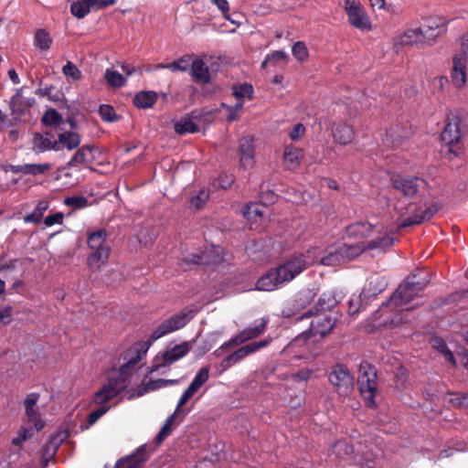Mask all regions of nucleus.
Here are the masks:
<instances>
[{"mask_svg": "<svg viewBox=\"0 0 468 468\" xmlns=\"http://www.w3.org/2000/svg\"><path fill=\"white\" fill-rule=\"evenodd\" d=\"M347 250V248L340 246L328 251H324L320 248H312L303 253L291 257L282 264L268 271L257 281L256 289L264 292L277 290L316 263L335 266L344 260L343 254L346 253Z\"/></svg>", "mask_w": 468, "mask_h": 468, "instance_id": "f257e3e1", "label": "nucleus"}, {"mask_svg": "<svg viewBox=\"0 0 468 468\" xmlns=\"http://www.w3.org/2000/svg\"><path fill=\"white\" fill-rule=\"evenodd\" d=\"M146 349L134 346L128 351V361L118 370L111 372L107 383L94 394L93 403L106 406V403L116 398L127 387L128 378L135 365L145 356Z\"/></svg>", "mask_w": 468, "mask_h": 468, "instance_id": "f03ea898", "label": "nucleus"}, {"mask_svg": "<svg viewBox=\"0 0 468 468\" xmlns=\"http://www.w3.org/2000/svg\"><path fill=\"white\" fill-rule=\"evenodd\" d=\"M208 378L209 367L206 366L201 367L189 386L181 395L174 413L166 419L160 431L156 435L155 441L157 443H161L165 438H167L171 434L172 431L182 421L183 418L186 414L185 410L182 408L208 380Z\"/></svg>", "mask_w": 468, "mask_h": 468, "instance_id": "7ed1b4c3", "label": "nucleus"}, {"mask_svg": "<svg viewBox=\"0 0 468 468\" xmlns=\"http://www.w3.org/2000/svg\"><path fill=\"white\" fill-rule=\"evenodd\" d=\"M429 280L426 278H417L416 274H413L406 279L401 283L390 299L383 303L380 312L385 311L389 307H394L399 310H410L411 307H406L415 297L419 296L420 292L428 285Z\"/></svg>", "mask_w": 468, "mask_h": 468, "instance_id": "20e7f679", "label": "nucleus"}, {"mask_svg": "<svg viewBox=\"0 0 468 468\" xmlns=\"http://www.w3.org/2000/svg\"><path fill=\"white\" fill-rule=\"evenodd\" d=\"M87 244L90 250L87 264L92 271H97L107 263L110 256L111 247L107 242L106 230L88 232Z\"/></svg>", "mask_w": 468, "mask_h": 468, "instance_id": "39448f33", "label": "nucleus"}, {"mask_svg": "<svg viewBox=\"0 0 468 468\" xmlns=\"http://www.w3.org/2000/svg\"><path fill=\"white\" fill-rule=\"evenodd\" d=\"M311 316H314V319L311 322L310 328L294 338V345H301L312 336L315 337L314 341H318L329 334L335 327L336 318L332 317L331 314H315L313 309L299 316L297 321L303 320V318H309Z\"/></svg>", "mask_w": 468, "mask_h": 468, "instance_id": "423d86ee", "label": "nucleus"}, {"mask_svg": "<svg viewBox=\"0 0 468 468\" xmlns=\"http://www.w3.org/2000/svg\"><path fill=\"white\" fill-rule=\"evenodd\" d=\"M197 314L195 308L186 307L161 323L152 333L149 340L154 342L162 336L183 328Z\"/></svg>", "mask_w": 468, "mask_h": 468, "instance_id": "0eeeda50", "label": "nucleus"}, {"mask_svg": "<svg viewBox=\"0 0 468 468\" xmlns=\"http://www.w3.org/2000/svg\"><path fill=\"white\" fill-rule=\"evenodd\" d=\"M190 350L191 344L189 342H184L179 345H176L172 348L167 349L161 354H157L154 356L148 372H159L161 374H165V368L186 356Z\"/></svg>", "mask_w": 468, "mask_h": 468, "instance_id": "6e6552de", "label": "nucleus"}, {"mask_svg": "<svg viewBox=\"0 0 468 468\" xmlns=\"http://www.w3.org/2000/svg\"><path fill=\"white\" fill-rule=\"evenodd\" d=\"M268 323L269 318L267 317L256 320L254 325H250L244 328L235 336L231 337L229 341L225 342L218 349H217L214 352V355L219 356L221 352L224 350H228L233 346H239L248 341L258 338L266 331Z\"/></svg>", "mask_w": 468, "mask_h": 468, "instance_id": "1a4fd4ad", "label": "nucleus"}, {"mask_svg": "<svg viewBox=\"0 0 468 468\" xmlns=\"http://www.w3.org/2000/svg\"><path fill=\"white\" fill-rule=\"evenodd\" d=\"M464 135L462 120L459 116L450 115L441 133V141L449 146V151L458 155L462 151L461 140Z\"/></svg>", "mask_w": 468, "mask_h": 468, "instance_id": "9d476101", "label": "nucleus"}, {"mask_svg": "<svg viewBox=\"0 0 468 468\" xmlns=\"http://www.w3.org/2000/svg\"><path fill=\"white\" fill-rule=\"evenodd\" d=\"M328 380L340 397H348L354 389V377L346 365L333 366L328 374Z\"/></svg>", "mask_w": 468, "mask_h": 468, "instance_id": "9b49d317", "label": "nucleus"}, {"mask_svg": "<svg viewBox=\"0 0 468 468\" xmlns=\"http://www.w3.org/2000/svg\"><path fill=\"white\" fill-rule=\"evenodd\" d=\"M358 385L361 395L364 398L366 405L369 408L376 407L374 400L377 392V373L376 370L368 366H361L358 376Z\"/></svg>", "mask_w": 468, "mask_h": 468, "instance_id": "f8f14e48", "label": "nucleus"}, {"mask_svg": "<svg viewBox=\"0 0 468 468\" xmlns=\"http://www.w3.org/2000/svg\"><path fill=\"white\" fill-rule=\"evenodd\" d=\"M271 337H267L259 342H253L248 345H245L239 349L235 350L228 356H226L221 362L220 367L222 370H226L232 367L233 365L239 363L240 360L245 358L246 356L259 351L261 348L268 346L271 342Z\"/></svg>", "mask_w": 468, "mask_h": 468, "instance_id": "ddd939ff", "label": "nucleus"}, {"mask_svg": "<svg viewBox=\"0 0 468 468\" xmlns=\"http://www.w3.org/2000/svg\"><path fill=\"white\" fill-rule=\"evenodd\" d=\"M390 185L393 189L400 192L407 197H412L417 195L420 188H423L426 182L417 176H402L394 175L390 178Z\"/></svg>", "mask_w": 468, "mask_h": 468, "instance_id": "4468645a", "label": "nucleus"}, {"mask_svg": "<svg viewBox=\"0 0 468 468\" xmlns=\"http://www.w3.org/2000/svg\"><path fill=\"white\" fill-rule=\"evenodd\" d=\"M441 208V206L434 203L426 208L418 207L414 209L412 214L409 217L400 216L398 218V228L404 229L420 225L426 220H430Z\"/></svg>", "mask_w": 468, "mask_h": 468, "instance_id": "2eb2a0df", "label": "nucleus"}, {"mask_svg": "<svg viewBox=\"0 0 468 468\" xmlns=\"http://www.w3.org/2000/svg\"><path fill=\"white\" fill-rule=\"evenodd\" d=\"M233 96L235 97L237 102L234 106H229L226 103H222V107L227 109L229 114L227 116V120L229 122H233L238 119V112L243 107L245 102V99L250 100L253 93V88L249 83H243L239 85H236L233 87Z\"/></svg>", "mask_w": 468, "mask_h": 468, "instance_id": "dca6fc26", "label": "nucleus"}, {"mask_svg": "<svg viewBox=\"0 0 468 468\" xmlns=\"http://www.w3.org/2000/svg\"><path fill=\"white\" fill-rule=\"evenodd\" d=\"M116 0H77L70 5V13L78 19L85 17L91 9L101 10L112 6Z\"/></svg>", "mask_w": 468, "mask_h": 468, "instance_id": "f3484780", "label": "nucleus"}, {"mask_svg": "<svg viewBox=\"0 0 468 468\" xmlns=\"http://www.w3.org/2000/svg\"><path fill=\"white\" fill-rule=\"evenodd\" d=\"M39 394L33 392L27 394L25 400V414L27 423L32 424L37 431H39L45 427V421L41 419L40 411L37 407Z\"/></svg>", "mask_w": 468, "mask_h": 468, "instance_id": "a211bd4d", "label": "nucleus"}, {"mask_svg": "<svg viewBox=\"0 0 468 468\" xmlns=\"http://www.w3.org/2000/svg\"><path fill=\"white\" fill-rule=\"evenodd\" d=\"M346 10L350 24L359 29L370 28V23L363 7L356 1H346Z\"/></svg>", "mask_w": 468, "mask_h": 468, "instance_id": "6ab92c4d", "label": "nucleus"}, {"mask_svg": "<svg viewBox=\"0 0 468 468\" xmlns=\"http://www.w3.org/2000/svg\"><path fill=\"white\" fill-rule=\"evenodd\" d=\"M354 463L361 468H377L378 452L374 451L372 445L359 443L353 456Z\"/></svg>", "mask_w": 468, "mask_h": 468, "instance_id": "aec40b11", "label": "nucleus"}, {"mask_svg": "<svg viewBox=\"0 0 468 468\" xmlns=\"http://www.w3.org/2000/svg\"><path fill=\"white\" fill-rule=\"evenodd\" d=\"M149 456L147 446L141 445L133 453L119 459L114 468H141Z\"/></svg>", "mask_w": 468, "mask_h": 468, "instance_id": "412c9836", "label": "nucleus"}, {"mask_svg": "<svg viewBox=\"0 0 468 468\" xmlns=\"http://www.w3.org/2000/svg\"><path fill=\"white\" fill-rule=\"evenodd\" d=\"M316 296L314 289L301 290L291 302V307H287L282 311L284 316H291L296 312L304 309Z\"/></svg>", "mask_w": 468, "mask_h": 468, "instance_id": "4be33fe9", "label": "nucleus"}, {"mask_svg": "<svg viewBox=\"0 0 468 468\" xmlns=\"http://www.w3.org/2000/svg\"><path fill=\"white\" fill-rule=\"evenodd\" d=\"M422 40L420 28H409L396 37L394 47L399 52L400 48L422 45Z\"/></svg>", "mask_w": 468, "mask_h": 468, "instance_id": "5701e85b", "label": "nucleus"}, {"mask_svg": "<svg viewBox=\"0 0 468 468\" xmlns=\"http://www.w3.org/2000/svg\"><path fill=\"white\" fill-rule=\"evenodd\" d=\"M387 287V282L384 277L372 276L365 284L359 295L361 301L369 300L382 292Z\"/></svg>", "mask_w": 468, "mask_h": 468, "instance_id": "b1692460", "label": "nucleus"}, {"mask_svg": "<svg viewBox=\"0 0 468 468\" xmlns=\"http://www.w3.org/2000/svg\"><path fill=\"white\" fill-rule=\"evenodd\" d=\"M94 161L93 149L89 145H83L78 149L75 154L67 163L66 167L71 168L79 165L89 167Z\"/></svg>", "mask_w": 468, "mask_h": 468, "instance_id": "393cba45", "label": "nucleus"}, {"mask_svg": "<svg viewBox=\"0 0 468 468\" xmlns=\"http://www.w3.org/2000/svg\"><path fill=\"white\" fill-rule=\"evenodd\" d=\"M332 135L335 143L346 145L353 142L355 132L351 125L341 122L334 124Z\"/></svg>", "mask_w": 468, "mask_h": 468, "instance_id": "a878e982", "label": "nucleus"}, {"mask_svg": "<svg viewBox=\"0 0 468 468\" xmlns=\"http://www.w3.org/2000/svg\"><path fill=\"white\" fill-rule=\"evenodd\" d=\"M303 156L304 153L302 148L295 147L292 144L285 145L282 157L284 167L288 170L299 167Z\"/></svg>", "mask_w": 468, "mask_h": 468, "instance_id": "bb28decb", "label": "nucleus"}, {"mask_svg": "<svg viewBox=\"0 0 468 468\" xmlns=\"http://www.w3.org/2000/svg\"><path fill=\"white\" fill-rule=\"evenodd\" d=\"M51 168H52V165L49 163L25 164V165H10L11 172H13L15 174L21 173V174L31 175V176L45 175Z\"/></svg>", "mask_w": 468, "mask_h": 468, "instance_id": "cd10ccee", "label": "nucleus"}, {"mask_svg": "<svg viewBox=\"0 0 468 468\" xmlns=\"http://www.w3.org/2000/svg\"><path fill=\"white\" fill-rule=\"evenodd\" d=\"M375 230V226L368 222H356L348 225L346 228V235L349 238H353L356 239H366L372 235Z\"/></svg>", "mask_w": 468, "mask_h": 468, "instance_id": "c85d7f7f", "label": "nucleus"}, {"mask_svg": "<svg viewBox=\"0 0 468 468\" xmlns=\"http://www.w3.org/2000/svg\"><path fill=\"white\" fill-rule=\"evenodd\" d=\"M239 163L244 169L252 167L254 164V149L250 138H243L239 144Z\"/></svg>", "mask_w": 468, "mask_h": 468, "instance_id": "c756f323", "label": "nucleus"}, {"mask_svg": "<svg viewBox=\"0 0 468 468\" xmlns=\"http://www.w3.org/2000/svg\"><path fill=\"white\" fill-rule=\"evenodd\" d=\"M58 142L51 141L48 137L42 133H35L32 138V150L37 153H44L49 150L58 151Z\"/></svg>", "mask_w": 468, "mask_h": 468, "instance_id": "7c9ffc66", "label": "nucleus"}, {"mask_svg": "<svg viewBox=\"0 0 468 468\" xmlns=\"http://www.w3.org/2000/svg\"><path fill=\"white\" fill-rule=\"evenodd\" d=\"M466 63L463 56L453 58L452 80L457 87H462L466 82Z\"/></svg>", "mask_w": 468, "mask_h": 468, "instance_id": "2f4dec72", "label": "nucleus"}, {"mask_svg": "<svg viewBox=\"0 0 468 468\" xmlns=\"http://www.w3.org/2000/svg\"><path fill=\"white\" fill-rule=\"evenodd\" d=\"M410 132L406 128H402L399 125L390 127L385 134L383 139L384 144L388 147H395L399 145L402 139L409 135Z\"/></svg>", "mask_w": 468, "mask_h": 468, "instance_id": "473e14b6", "label": "nucleus"}, {"mask_svg": "<svg viewBox=\"0 0 468 468\" xmlns=\"http://www.w3.org/2000/svg\"><path fill=\"white\" fill-rule=\"evenodd\" d=\"M356 450L353 445L347 442L346 441H337L332 447V455L338 460H346L347 458H352L355 455Z\"/></svg>", "mask_w": 468, "mask_h": 468, "instance_id": "72a5a7b5", "label": "nucleus"}, {"mask_svg": "<svg viewBox=\"0 0 468 468\" xmlns=\"http://www.w3.org/2000/svg\"><path fill=\"white\" fill-rule=\"evenodd\" d=\"M157 100V94L154 91H139L135 94L133 102L140 109L151 108Z\"/></svg>", "mask_w": 468, "mask_h": 468, "instance_id": "f704fd0d", "label": "nucleus"}, {"mask_svg": "<svg viewBox=\"0 0 468 468\" xmlns=\"http://www.w3.org/2000/svg\"><path fill=\"white\" fill-rule=\"evenodd\" d=\"M421 31V35L423 36L422 44L432 45L437 37L441 36L445 29L443 26H439L437 24L424 27L423 28H420Z\"/></svg>", "mask_w": 468, "mask_h": 468, "instance_id": "c9c22d12", "label": "nucleus"}, {"mask_svg": "<svg viewBox=\"0 0 468 468\" xmlns=\"http://www.w3.org/2000/svg\"><path fill=\"white\" fill-rule=\"evenodd\" d=\"M193 78L199 82L207 83L210 80V75L207 67L201 59H196L192 62L191 67Z\"/></svg>", "mask_w": 468, "mask_h": 468, "instance_id": "e433bc0d", "label": "nucleus"}, {"mask_svg": "<svg viewBox=\"0 0 468 468\" xmlns=\"http://www.w3.org/2000/svg\"><path fill=\"white\" fill-rule=\"evenodd\" d=\"M337 301L331 293H323L313 309L315 314H325L335 306Z\"/></svg>", "mask_w": 468, "mask_h": 468, "instance_id": "4c0bfd02", "label": "nucleus"}, {"mask_svg": "<svg viewBox=\"0 0 468 468\" xmlns=\"http://www.w3.org/2000/svg\"><path fill=\"white\" fill-rule=\"evenodd\" d=\"M58 144L64 145L68 150H73L80 144V136L74 132H65L58 136Z\"/></svg>", "mask_w": 468, "mask_h": 468, "instance_id": "58836bf2", "label": "nucleus"}, {"mask_svg": "<svg viewBox=\"0 0 468 468\" xmlns=\"http://www.w3.org/2000/svg\"><path fill=\"white\" fill-rule=\"evenodd\" d=\"M53 39L49 33L43 28H39L36 31L34 36V44L41 51H47L51 48Z\"/></svg>", "mask_w": 468, "mask_h": 468, "instance_id": "ea45409f", "label": "nucleus"}, {"mask_svg": "<svg viewBox=\"0 0 468 468\" xmlns=\"http://www.w3.org/2000/svg\"><path fill=\"white\" fill-rule=\"evenodd\" d=\"M200 253L204 265L218 264L222 261L220 249L218 247H207L204 250H201Z\"/></svg>", "mask_w": 468, "mask_h": 468, "instance_id": "a19ab883", "label": "nucleus"}, {"mask_svg": "<svg viewBox=\"0 0 468 468\" xmlns=\"http://www.w3.org/2000/svg\"><path fill=\"white\" fill-rule=\"evenodd\" d=\"M198 129V125L190 117H184L175 124V131L180 135L197 133Z\"/></svg>", "mask_w": 468, "mask_h": 468, "instance_id": "79ce46f5", "label": "nucleus"}, {"mask_svg": "<svg viewBox=\"0 0 468 468\" xmlns=\"http://www.w3.org/2000/svg\"><path fill=\"white\" fill-rule=\"evenodd\" d=\"M104 80L107 85L113 89L123 87L126 83V79L112 69H106L104 72Z\"/></svg>", "mask_w": 468, "mask_h": 468, "instance_id": "37998d69", "label": "nucleus"}, {"mask_svg": "<svg viewBox=\"0 0 468 468\" xmlns=\"http://www.w3.org/2000/svg\"><path fill=\"white\" fill-rule=\"evenodd\" d=\"M394 243V239L391 236L385 234L381 237H378L365 244V249L368 250H384L390 248Z\"/></svg>", "mask_w": 468, "mask_h": 468, "instance_id": "c03bdc74", "label": "nucleus"}, {"mask_svg": "<svg viewBox=\"0 0 468 468\" xmlns=\"http://www.w3.org/2000/svg\"><path fill=\"white\" fill-rule=\"evenodd\" d=\"M431 346L443 355L446 361L452 366L456 365V361L452 352L448 348L444 340L441 337H433L431 341Z\"/></svg>", "mask_w": 468, "mask_h": 468, "instance_id": "a18cd8bd", "label": "nucleus"}, {"mask_svg": "<svg viewBox=\"0 0 468 468\" xmlns=\"http://www.w3.org/2000/svg\"><path fill=\"white\" fill-rule=\"evenodd\" d=\"M29 106L30 103L24 99L20 90L11 98L10 108L12 112L17 116L23 115Z\"/></svg>", "mask_w": 468, "mask_h": 468, "instance_id": "49530a36", "label": "nucleus"}, {"mask_svg": "<svg viewBox=\"0 0 468 468\" xmlns=\"http://www.w3.org/2000/svg\"><path fill=\"white\" fill-rule=\"evenodd\" d=\"M266 207L259 203L249 204L243 211L244 217L250 221L257 222L258 218H261L265 213Z\"/></svg>", "mask_w": 468, "mask_h": 468, "instance_id": "de8ad7c7", "label": "nucleus"}, {"mask_svg": "<svg viewBox=\"0 0 468 468\" xmlns=\"http://www.w3.org/2000/svg\"><path fill=\"white\" fill-rule=\"evenodd\" d=\"M444 399L454 407H468V394L448 392Z\"/></svg>", "mask_w": 468, "mask_h": 468, "instance_id": "09e8293b", "label": "nucleus"}, {"mask_svg": "<svg viewBox=\"0 0 468 468\" xmlns=\"http://www.w3.org/2000/svg\"><path fill=\"white\" fill-rule=\"evenodd\" d=\"M292 56L300 62H303L308 58L309 52L304 42L297 41L292 48Z\"/></svg>", "mask_w": 468, "mask_h": 468, "instance_id": "8fccbe9b", "label": "nucleus"}, {"mask_svg": "<svg viewBox=\"0 0 468 468\" xmlns=\"http://www.w3.org/2000/svg\"><path fill=\"white\" fill-rule=\"evenodd\" d=\"M197 265H204L202 261V256L200 251L197 253H193L182 259L181 267L185 270H190L194 266Z\"/></svg>", "mask_w": 468, "mask_h": 468, "instance_id": "3c124183", "label": "nucleus"}, {"mask_svg": "<svg viewBox=\"0 0 468 468\" xmlns=\"http://www.w3.org/2000/svg\"><path fill=\"white\" fill-rule=\"evenodd\" d=\"M99 114L102 121L112 122L119 119L112 106L102 104L99 108Z\"/></svg>", "mask_w": 468, "mask_h": 468, "instance_id": "603ef678", "label": "nucleus"}, {"mask_svg": "<svg viewBox=\"0 0 468 468\" xmlns=\"http://www.w3.org/2000/svg\"><path fill=\"white\" fill-rule=\"evenodd\" d=\"M63 74L72 80H80L82 77L81 71L71 61H68L62 68Z\"/></svg>", "mask_w": 468, "mask_h": 468, "instance_id": "864d4df0", "label": "nucleus"}, {"mask_svg": "<svg viewBox=\"0 0 468 468\" xmlns=\"http://www.w3.org/2000/svg\"><path fill=\"white\" fill-rule=\"evenodd\" d=\"M61 121L60 114L55 109H48L42 116L41 122L44 125L58 124Z\"/></svg>", "mask_w": 468, "mask_h": 468, "instance_id": "5fc2aeb1", "label": "nucleus"}, {"mask_svg": "<svg viewBox=\"0 0 468 468\" xmlns=\"http://www.w3.org/2000/svg\"><path fill=\"white\" fill-rule=\"evenodd\" d=\"M208 197L209 196H208L207 191L201 189L196 196H193L191 197L190 206L196 209H200L203 207L205 203L207 201Z\"/></svg>", "mask_w": 468, "mask_h": 468, "instance_id": "6e6d98bb", "label": "nucleus"}, {"mask_svg": "<svg viewBox=\"0 0 468 468\" xmlns=\"http://www.w3.org/2000/svg\"><path fill=\"white\" fill-rule=\"evenodd\" d=\"M188 63L187 60L184 58H181L171 64L163 65L159 64L157 68L160 69H169L172 71H186L187 69Z\"/></svg>", "mask_w": 468, "mask_h": 468, "instance_id": "4d7b16f0", "label": "nucleus"}, {"mask_svg": "<svg viewBox=\"0 0 468 468\" xmlns=\"http://www.w3.org/2000/svg\"><path fill=\"white\" fill-rule=\"evenodd\" d=\"M88 199L84 197H69L64 200V204L72 208H83L88 206Z\"/></svg>", "mask_w": 468, "mask_h": 468, "instance_id": "13d9d810", "label": "nucleus"}, {"mask_svg": "<svg viewBox=\"0 0 468 468\" xmlns=\"http://www.w3.org/2000/svg\"><path fill=\"white\" fill-rule=\"evenodd\" d=\"M33 436L32 430L27 427H21L18 430L17 436L13 438L12 444L21 446L22 443Z\"/></svg>", "mask_w": 468, "mask_h": 468, "instance_id": "bf43d9fd", "label": "nucleus"}, {"mask_svg": "<svg viewBox=\"0 0 468 468\" xmlns=\"http://www.w3.org/2000/svg\"><path fill=\"white\" fill-rule=\"evenodd\" d=\"M109 409L110 407L107 406H99L98 409L90 412L87 417L88 426L93 425L101 416H103L109 410Z\"/></svg>", "mask_w": 468, "mask_h": 468, "instance_id": "052dcab7", "label": "nucleus"}, {"mask_svg": "<svg viewBox=\"0 0 468 468\" xmlns=\"http://www.w3.org/2000/svg\"><path fill=\"white\" fill-rule=\"evenodd\" d=\"M340 247H346L348 249L346 253L343 254V259L344 258L352 259V258H355L357 255H359L362 251L367 250V249H365V244H363L361 247L343 244Z\"/></svg>", "mask_w": 468, "mask_h": 468, "instance_id": "680f3d73", "label": "nucleus"}, {"mask_svg": "<svg viewBox=\"0 0 468 468\" xmlns=\"http://www.w3.org/2000/svg\"><path fill=\"white\" fill-rule=\"evenodd\" d=\"M305 131L303 123H296L289 133V137L292 141H298L304 135Z\"/></svg>", "mask_w": 468, "mask_h": 468, "instance_id": "e2e57ef3", "label": "nucleus"}, {"mask_svg": "<svg viewBox=\"0 0 468 468\" xmlns=\"http://www.w3.org/2000/svg\"><path fill=\"white\" fill-rule=\"evenodd\" d=\"M288 58V54L282 50L273 51L268 55V59H270V63L272 64H276L280 60L287 61Z\"/></svg>", "mask_w": 468, "mask_h": 468, "instance_id": "0e129e2a", "label": "nucleus"}, {"mask_svg": "<svg viewBox=\"0 0 468 468\" xmlns=\"http://www.w3.org/2000/svg\"><path fill=\"white\" fill-rule=\"evenodd\" d=\"M62 220H63V214L61 212H57L55 214L48 216L45 218L44 223L46 226L51 227L55 224L62 223Z\"/></svg>", "mask_w": 468, "mask_h": 468, "instance_id": "69168bd1", "label": "nucleus"}, {"mask_svg": "<svg viewBox=\"0 0 468 468\" xmlns=\"http://www.w3.org/2000/svg\"><path fill=\"white\" fill-rule=\"evenodd\" d=\"M212 3L217 5L224 17L229 18V5L227 0H212Z\"/></svg>", "mask_w": 468, "mask_h": 468, "instance_id": "338daca9", "label": "nucleus"}, {"mask_svg": "<svg viewBox=\"0 0 468 468\" xmlns=\"http://www.w3.org/2000/svg\"><path fill=\"white\" fill-rule=\"evenodd\" d=\"M456 56H463L464 61L468 62V32L462 37L461 51Z\"/></svg>", "mask_w": 468, "mask_h": 468, "instance_id": "774afa93", "label": "nucleus"}]
</instances>
